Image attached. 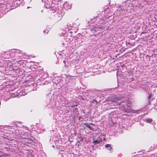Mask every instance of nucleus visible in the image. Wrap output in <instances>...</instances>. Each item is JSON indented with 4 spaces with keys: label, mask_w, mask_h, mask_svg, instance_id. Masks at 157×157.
<instances>
[{
    "label": "nucleus",
    "mask_w": 157,
    "mask_h": 157,
    "mask_svg": "<svg viewBox=\"0 0 157 157\" xmlns=\"http://www.w3.org/2000/svg\"><path fill=\"white\" fill-rule=\"evenodd\" d=\"M145 121L147 123H150L152 121V119L151 118H146L145 119Z\"/></svg>",
    "instance_id": "nucleus-4"
},
{
    "label": "nucleus",
    "mask_w": 157,
    "mask_h": 157,
    "mask_svg": "<svg viewBox=\"0 0 157 157\" xmlns=\"http://www.w3.org/2000/svg\"><path fill=\"white\" fill-rule=\"evenodd\" d=\"M78 106L77 105L75 104V105H73L71 106V107L72 108H73L75 106Z\"/></svg>",
    "instance_id": "nucleus-8"
},
{
    "label": "nucleus",
    "mask_w": 157,
    "mask_h": 157,
    "mask_svg": "<svg viewBox=\"0 0 157 157\" xmlns=\"http://www.w3.org/2000/svg\"><path fill=\"white\" fill-rule=\"evenodd\" d=\"M63 63H64L65 64L66 62L65 60H64L63 61Z\"/></svg>",
    "instance_id": "nucleus-14"
},
{
    "label": "nucleus",
    "mask_w": 157,
    "mask_h": 157,
    "mask_svg": "<svg viewBox=\"0 0 157 157\" xmlns=\"http://www.w3.org/2000/svg\"><path fill=\"white\" fill-rule=\"evenodd\" d=\"M94 101H95L96 103H97V101L96 100H94L92 101V102H94Z\"/></svg>",
    "instance_id": "nucleus-12"
},
{
    "label": "nucleus",
    "mask_w": 157,
    "mask_h": 157,
    "mask_svg": "<svg viewBox=\"0 0 157 157\" xmlns=\"http://www.w3.org/2000/svg\"><path fill=\"white\" fill-rule=\"evenodd\" d=\"M124 98L119 97L116 95H113L110 99V101L115 103V106L120 105L119 108L121 109L125 112H127L125 106L127 105L129 107H131L132 103L128 100H123Z\"/></svg>",
    "instance_id": "nucleus-1"
},
{
    "label": "nucleus",
    "mask_w": 157,
    "mask_h": 157,
    "mask_svg": "<svg viewBox=\"0 0 157 157\" xmlns=\"http://www.w3.org/2000/svg\"><path fill=\"white\" fill-rule=\"evenodd\" d=\"M151 98V94H150L148 97V99H150Z\"/></svg>",
    "instance_id": "nucleus-9"
},
{
    "label": "nucleus",
    "mask_w": 157,
    "mask_h": 157,
    "mask_svg": "<svg viewBox=\"0 0 157 157\" xmlns=\"http://www.w3.org/2000/svg\"><path fill=\"white\" fill-rule=\"evenodd\" d=\"M100 141L99 140H94L93 142V143L95 145L99 144Z\"/></svg>",
    "instance_id": "nucleus-5"
},
{
    "label": "nucleus",
    "mask_w": 157,
    "mask_h": 157,
    "mask_svg": "<svg viewBox=\"0 0 157 157\" xmlns=\"http://www.w3.org/2000/svg\"><path fill=\"white\" fill-rule=\"evenodd\" d=\"M90 124H92V125H94V124H93V123H90Z\"/></svg>",
    "instance_id": "nucleus-13"
},
{
    "label": "nucleus",
    "mask_w": 157,
    "mask_h": 157,
    "mask_svg": "<svg viewBox=\"0 0 157 157\" xmlns=\"http://www.w3.org/2000/svg\"><path fill=\"white\" fill-rule=\"evenodd\" d=\"M7 155H6V154H4L2 155H0V157H7Z\"/></svg>",
    "instance_id": "nucleus-7"
},
{
    "label": "nucleus",
    "mask_w": 157,
    "mask_h": 157,
    "mask_svg": "<svg viewBox=\"0 0 157 157\" xmlns=\"http://www.w3.org/2000/svg\"><path fill=\"white\" fill-rule=\"evenodd\" d=\"M84 125L86 127L88 128L90 130H92L93 131H94V129L93 128L90 126V124L87 123H84Z\"/></svg>",
    "instance_id": "nucleus-2"
},
{
    "label": "nucleus",
    "mask_w": 157,
    "mask_h": 157,
    "mask_svg": "<svg viewBox=\"0 0 157 157\" xmlns=\"http://www.w3.org/2000/svg\"><path fill=\"white\" fill-rule=\"evenodd\" d=\"M76 145L78 146V147H79V146L81 145V143H80L79 141H78Z\"/></svg>",
    "instance_id": "nucleus-6"
},
{
    "label": "nucleus",
    "mask_w": 157,
    "mask_h": 157,
    "mask_svg": "<svg viewBox=\"0 0 157 157\" xmlns=\"http://www.w3.org/2000/svg\"><path fill=\"white\" fill-rule=\"evenodd\" d=\"M86 139L85 138H84V137H81V141H82L83 140V139Z\"/></svg>",
    "instance_id": "nucleus-11"
},
{
    "label": "nucleus",
    "mask_w": 157,
    "mask_h": 157,
    "mask_svg": "<svg viewBox=\"0 0 157 157\" xmlns=\"http://www.w3.org/2000/svg\"><path fill=\"white\" fill-rule=\"evenodd\" d=\"M78 108H75L74 109V111H78Z\"/></svg>",
    "instance_id": "nucleus-10"
},
{
    "label": "nucleus",
    "mask_w": 157,
    "mask_h": 157,
    "mask_svg": "<svg viewBox=\"0 0 157 157\" xmlns=\"http://www.w3.org/2000/svg\"><path fill=\"white\" fill-rule=\"evenodd\" d=\"M105 147L108 150L110 151L111 152L113 150V148L111 147V145L110 144H106L105 145Z\"/></svg>",
    "instance_id": "nucleus-3"
}]
</instances>
